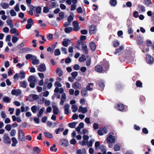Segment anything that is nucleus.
I'll return each mask as SVG.
<instances>
[{
  "label": "nucleus",
  "instance_id": "c756f323",
  "mask_svg": "<svg viewBox=\"0 0 154 154\" xmlns=\"http://www.w3.org/2000/svg\"><path fill=\"white\" fill-rule=\"evenodd\" d=\"M94 84L93 83H89L86 87V90L87 91H91L92 90L93 86Z\"/></svg>",
  "mask_w": 154,
  "mask_h": 154
},
{
  "label": "nucleus",
  "instance_id": "2f4dec72",
  "mask_svg": "<svg viewBox=\"0 0 154 154\" xmlns=\"http://www.w3.org/2000/svg\"><path fill=\"white\" fill-rule=\"evenodd\" d=\"M38 109H39L36 106H33L31 108V110L34 113H36Z\"/></svg>",
  "mask_w": 154,
  "mask_h": 154
},
{
  "label": "nucleus",
  "instance_id": "6e6d98bb",
  "mask_svg": "<svg viewBox=\"0 0 154 154\" xmlns=\"http://www.w3.org/2000/svg\"><path fill=\"white\" fill-rule=\"evenodd\" d=\"M72 111L73 112H75L78 110V107L76 105H73L72 106Z\"/></svg>",
  "mask_w": 154,
  "mask_h": 154
},
{
  "label": "nucleus",
  "instance_id": "f8f14e48",
  "mask_svg": "<svg viewBox=\"0 0 154 154\" xmlns=\"http://www.w3.org/2000/svg\"><path fill=\"white\" fill-rule=\"evenodd\" d=\"M72 24L74 26L73 30L75 31H78L80 29V27L79 26L78 22L77 21L74 20Z\"/></svg>",
  "mask_w": 154,
  "mask_h": 154
},
{
  "label": "nucleus",
  "instance_id": "4c0bfd02",
  "mask_svg": "<svg viewBox=\"0 0 154 154\" xmlns=\"http://www.w3.org/2000/svg\"><path fill=\"white\" fill-rule=\"evenodd\" d=\"M3 101L5 102L9 103L11 102V99L8 97H4L3 99Z\"/></svg>",
  "mask_w": 154,
  "mask_h": 154
},
{
  "label": "nucleus",
  "instance_id": "a878e982",
  "mask_svg": "<svg viewBox=\"0 0 154 154\" xmlns=\"http://www.w3.org/2000/svg\"><path fill=\"white\" fill-rule=\"evenodd\" d=\"M59 17L57 18V19L59 20H62L64 17V13L63 12H60L59 14Z\"/></svg>",
  "mask_w": 154,
  "mask_h": 154
},
{
  "label": "nucleus",
  "instance_id": "37998d69",
  "mask_svg": "<svg viewBox=\"0 0 154 154\" xmlns=\"http://www.w3.org/2000/svg\"><path fill=\"white\" fill-rule=\"evenodd\" d=\"M42 103L44 102L45 105L46 106H48L50 105L51 102L50 101L47 100L45 98H42Z\"/></svg>",
  "mask_w": 154,
  "mask_h": 154
},
{
  "label": "nucleus",
  "instance_id": "dca6fc26",
  "mask_svg": "<svg viewBox=\"0 0 154 154\" xmlns=\"http://www.w3.org/2000/svg\"><path fill=\"white\" fill-rule=\"evenodd\" d=\"M21 91L19 89H14L11 91V94L13 95H15L16 96L19 95L21 94Z\"/></svg>",
  "mask_w": 154,
  "mask_h": 154
},
{
  "label": "nucleus",
  "instance_id": "f257e3e1",
  "mask_svg": "<svg viewBox=\"0 0 154 154\" xmlns=\"http://www.w3.org/2000/svg\"><path fill=\"white\" fill-rule=\"evenodd\" d=\"M108 130L107 128L104 126L100 128L97 130V133L99 135L102 136L107 133Z\"/></svg>",
  "mask_w": 154,
  "mask_h": 154
},
{
  "label": "nucleus",
  "instance_id": "20e7f679",
  "mask_svg": "<svg viewBox=\"0 0 154 154\" xmlns=\"http://www.w3.org/2000/svg\"><path fill=\"white\" fill-rule=\"evenodd\" d=\"M104 82L103 80H100L98 81L97 85V87L98 90L103 91L105 87Z\"/></svg>",
  "mask_w": 154,
  "mask_h": 154
},
{
  "label": "nucleus",
  "instance_id": "4468645a",
  "mask_svg": "<svg viewBox=\"0 0 154 154\" xmlns=\"http://www.w3.org/2000/svg\"><path fill=\"white\" fill-rule=\"evenodd\" d=\"M89 32L91 34L95 33L96 30V27L95 25H91L89 27Z\"/></svg>",
  "mask_w": 154,
  "mask_h": 154
},
{
  "label": "nucleus",
  "instance_id": "c03bdc74",
  "mask_svg": "<svg viewBox=\"0 0 154 154\" xmlns=\"http://www.w3.org/2000/svg\"><path fill=\"white\" fill-rule=\"evenodd\" d=\"M29 7L30 8V10L28 11V13L31 15H33V11L34 10V7L32 5H30Z\"/></svg>",
  "mask_w": 154,
  "mask_h": 154
},
{
  "label": "nucleus",
  "instance_id": "7c9ffc66",
  "mask_svg": "<svg viewBox=\"0 0 154 154\" xmlns=\"http://www.w3.org/2000/svg\"><path fill=\"white\" fill-rule=\"evenodd\" d=\"M143 3L147 7L149 6L150 4H152V2L151 0H144L143 2Z\"/></svg>",
  "mask_w": 154,
  "mask_h": 154
},
{
  "label": "nucleus",
  "instance_id": "7ed1b4c3",
  "mask_svg": "<svg viewBox=\"0 0 154 154\" xmlns=\"http://www.w3.org/2000/svg\"><path fill=\"white\" fill-rule=\"evenodd\" d=\"M79 45H82V51L85 54H88V48L86 45L84 44L83 42H81L79 43Z\"/></svg>",
  "mask_w": 154,
  "mask_h": 154
},
{
  "label": "nucleus",
  "instance_id": "39448f33",
  "mask_svg": "<svg viewBox=\"0 0 154 154\" xmlns=\"http://www.w3.org/2000/svg\"><path fill=\"white\" fill-rule=\"evenodd\" d=\"M18 139L21 141H25V137L23 131L20 129L18 131Z\"/></svg>",
  "mask_w": 154,
  "mask_h": 154
},
{
  "label": "nucleus",
  "instance_id": "49530a36",
  "mask_svg": "<svg viewBox=\"0 0 154 154\" xmlns=\"http://www.w3.org/2000/svg\"><path fill=\"white\" fill-rule=\"evenodd\" d=\"M20 86L23 88H26L27 85L26 82L25 81H23L20 82Z\"/></svg>",
  "mask_w": 154,
  "mask_h": 154
},
{
  "label": "nucleus",
  "instance_id": "c85d7f7f",
  "mask_svg": "<svg viewBox=\"0 0 154 154\" xmlns=\"http://www.w3.org/2000/svg\"><path fill=\"white\" fill-rule=\"evenodd\" d=\"M10 30V32L12 34H15L16 35H18L19 32L17 31L16 29L15 28H11Z\"/></svg>",
  "mask_w": 154,
  "mask_h": 154
},
{
  "label": "nucleus",
  "instance_id": "13d9d810",
  "mask_svg": "<svg viewBox=\"0 0 154 154\" xmlns=\"http://www.w3.org/2000/svg\"><path fill=\"white\" fill-rule=\"evenodd\" d=\"M64 130L63 128H59L58 129H56L55 130V132L57 134H58L60 131L62 132Z\"/></svg>",
  "mask_w": 154,
  "mask_h": 154
},
{
  "label": "nucleus",
  "instance_id": "e2e57ef3",
  "mask_svg": "<svg viewBox=\"0 0 154 154\" xmlns=\"http://www.w3.org/2000/svg\"><path fill=\"white\" fill-rule=\"evenodd\" d=\"M113 46L115 47H118L119 45V43L117 41H115L113 42Z\"/></svg>",
  "mask_w": 154,
  "mask_h": 154
},
{
  "label": "nucleus",
  "instance_id": "72a5a7b5",
  "mask_svg": "<svg viewBox=\"0 0 154 154\" xmlns=\"http://www.w3.org/2000/svg\"><path fill=\"white\" fill-rule=\"evenodd\" d=\"M19 78L21 79H23L25 77V74L24 71L23 70H21L20 71V73L19 74Z\"/></svg>",
  "mask_w": 154,
  "mask_h": 154
},
{
  "label": "nucleus",
  "instance_id": "603ef678",
  "mask_svg": "<svg viewBox=\"0 0 154 154\" xmlns=\"http://www.w3.org/2000/svg\"><path fill=\"white\" fill-rule=\"evenodd\" d=\"M120 148V146L119 144H116L114 146V149L116 151L119 150Z\"/></svg>",
  "mask_w": 154,
  "mask_h": 154
},
{
  "label": "nucleus",
  "instance_id": "8fccbe9b",
  "mask_svg": "<svg viewBox=\"0 0 154 154\" xmlns=\"http://www.w3.org/2000/svg\"><path fill=\"white\" fill-rule=\"evenodd\" d=\"M16 133V130L13 129L11 130L10 132L9 133V134L10 136L11 137H14Z\"/></svg>",
  "mask_w": 154,
  "mask_h": 154
},
{
  "label": "nucleus",
  "instance_id": "4d7b16f0",
  "mask_svg": "<svg viewBox=\"0 0 154 154\" xmlns=\"http://www.w3.org/2000/svg\"><path fill=\"white\" fill-rule=\"evenodd\" d=\"M34 55H33L30 54H28L26 56V60H29L31 59V60L32 59V58L34 57Z\"/></svg>",
  "mask_w": 154,
  "mask_h": 154
},
{
  "label": "nucleus",
  "instance_id": "de8ad7c7",
  "mask_svg": "<svg viewBox=\"0 0 154 154\" xmlns=\"http://www.w3.org/2000/svg\"><path fill=\"white\" fill-rule=\"evenodd\" d=\"M33 150L36 152V154H39L41 152V150L39 148L36 146L33 147Z\"/></svg>",
  "mask_w": 154,
  "mask_h": 154
},
{
  "label": "nucleus",
  "instance_id": "79ce46f5",
  "mask_svg": "<svg viewBox=\"0 0 154 154\" xmlns=\"http://www.w3.org/2000/svg\"><path fill=\"white\" fill-rule=\"evenodd\" d=\"M124 49V47L122 45L119 47V48H117L116 49V51L114 52V54H116L120 52H121Z\"/></svg>",
  "mask_w": 154,
  "mask_h": 154
},
{
  "label": "nucleus",
  "instance_id": "393cba45",
  "mask_svg": "<svg viewBox=\"0 0 154 154\" xmlns=\"http://www.w3.org/2000/svg\"><path fill=\"white\" fill-rule=\"evenodd\" d=\"M81 87V84L78 82H76L72 85V87L75 89L79 88Z\"/></svg>",
  "mask_w": 154,
  "mask_h": 154
},
{
  "label": "nucleus",
  "instance_id": "ddd939ff",
  "mask_svg": "<svg viewBox=\"0 0 154 154\" xmlns=\"http://www.w3.org/2000/svg\"><path fill=\"white\" fill-rule=\"evenodd\" d=\"M60 144L63 146H67L69 145L68 141L65 139H61L59 141Z\"/></svg>",
  "mask_w": 154,
  "mask_h": 154
},
{
  "label": "nucleus",
  "instance_id": "cd10ccee",
  "mask_svg": "<svg viewBox=\"0 0 154 154\" xmlns=\"http://www.w3.org/2000/svg\"><path fill=\"white\" fill-rule=\"evenodd\" d=\"M56 72L57 73H58V75L59 76H61L63 74V71L61 70L60 68H57L56 69Z\"/></svg>",
  "mask_w": 154,
  "mask_h": 154
},
{
  "label": "nucleus",
  "instance_id": "f704fd0d",
  "mask_svg": "<svg viewBox=\"0 0 154 154\" xmlns=\"http://www.w3.org/2000/svg\"><path fill=\"white\" fill-rule=\"evenodd\" d=\"M53 108V112L55 115L57 114L58 112V109L57 107L55 106H52Z\"/></svg>",
  "mask_w": 154,
  "mask_h": 154
},
{
  "label": "nucleus",
  "instance_id": "09e8293b",
  "mask_svg": "<svg viewBox=\"0 0 154 154\" xmlns=\"http://www.w3.org/2000/svg\"><path fill=\"white\" fill-rule=\"evenodd\" d=\"M86 59L85 55L84 54H82L81 57L79 58V61L80 62H83L84 61L86 60Z\"/></svg>",
  "mask_w": 154,
  "mask_h": 154
},
{
  "label": "nucleus",
  "instance_id": "a18cd8bd",
  "mask_svg": "<svg viewBox=\"0 0 154 154\" xmlns=\"http://www.w3.org/2000/svg\"><path fill=\"white\" fill-rule=\"evenodd\" d=\"M44 134L46 137L50 138L53 137L52 134L49 133L45 132H44Z\"/></svg>",
  "mask_w": 154,
  "mask_h": 154
},
{
  "label": "nucleus",
  "instance_id": "423d86ee",
  "mask_svg": "<svg viewBox=\"0 0 154 154\" xmlns=\"http://www.w3.org/2000/svg\"><path fill=\"white\" fill-rule=\"evenodd\" d=\"M115 108L119 111H122L125 109L124 105L121 103L116 104L115 106Z\"/></svg>",
  "mask_w": 154,
  "mask_h": 154
},
{
  "label": "nucleus",
  "instance_id": "9d476101",
  "mask_svg": "<svg viewBox=\"0 0 154 154\" xmlns=\"http://www.w3.org/2000/svg\"><path fill=\"white\" fill-rule=\"evenodd\" d=\"M131 53L130 52L127 51L125 54L124 55V57L128 61H131L133 60V58L131 57Z\"/></svg>",
  "mask_w": 154,
  "mask_h": 154
},
{
  "label": "nucleus",
  "instance_id": "473e14b6",
  "mask_svg": "<svg viewBox=\"0 0 154 154\" xmlns=\"http://www.w3.org/2000/svg\"><path fill=\"white\" fill-rule=\"evenodd\" d=\"M1 6L3 9H6L8 8L9 5L8 3H2L1 4Z\"/></svg>",
  "mask_w": 154,
  "mask_h": 154
},
{
  "label": "nucleus",
  "instance_id": "3c124183",
  "mask_svg": "<svg viewBox=\"0 0 154 154\" xmlns=\"http://www.w3.org/2000/svg\"><path fill=\"white\" fill-rule=\"evenodd\" d=\"M136 85L137 87L140 88L143 87L142 83L139 80L137 81Z\"/></svg>",
  "mask_w": 154,
  "mask_h": 154
},
{
  "label": "nucleus",
  "instance_id": "58836bf2",
  "mask_svg": "<svg viewBox=\"0 0 154 154\" xmlns=\"http://www.w3.org/2000/svg\"><path fill=\"white\" fill-rule=\"evenodd\" d=\"M65 32L66 33H68L72 31V28L71 27H67L65 28Z\"/></svg>",
  "mask_w": 154,
  "mask_h": 154
},
{
  "label": "nucleus",
  "instance_id": "ea45409f",
  "mask_svg": "<svg viewBox=\"0 0 154 154\" xmlns=\"http://www.w3.org/2000/svg\"><path fill=\"white\" fill-rule=\"evenodd\" d=\"M109 3L111 6L115 7L117 4V1L116 0H110Z\"/></svg>",
  "mask_w": 154,
  "mask_h": 154
},
{
  "label": "nucleus",
  "instance_id": "864d4df0",
  "mask_svg": "<svg viewBox=\"0 0 154 154\" xmlns=\"http://www.w3.org/2000/svg\"><path fill=\"white\" fill-rule=\"evenodd\" d=\"M69 41V40L66 39H64L63 40V41L62 42V45L65 46V47H67L68 46V42Z\"/></svg>",
  "mask_w": 154,
  "mask_h": 154
},
{
  "label": "nucleus",
  "instance_id": "052dcab7",
  "mask_svg": "<svg viewBox=\"0 0 154 154\" xmlns=\"http://www.w3.org/2000/svg\"><path fill=\"white\" fill-rule=\"evenodd\" d=\"M138 8L140 9L142 11L144 12L145 11V7L142 5H138Z\"/></svg>",
  "mask_w": 154,
  "mask_h": 154
},
{
  "label": "nucleus",
  "instance_id": "69168bd1",
  "mask_svg": "<svg viewBox=\"0 0 154 154\" xmlns=\"http://www.w3.org/2000/svg\"><path fill=\"white\" fill-rule=\"evenodd\" d=\"M78 73L76 71H75L71 73V75L73 78H74L75 79V77L78 75Z\"/></svg>",
  "mask_w": 154,
  "mask_h": 154
},
{
  "label": "nucleus",
  "instance_id": "338daca9",
  "mask_svg": "<svg viewBox=\"0 0 154 154\" xmlns=\"http://www.w3.org/2000/svg\"><path fill=\"white\" fill-rule=\"evenodd\" d=\"M19 6V4L17 3L14 7V9L17 12L19 11L20 10Z\"/></svg>",
  "mask_w": 154,
  "mask_h": 154
},
{
  "label": "nucleus",
  "instance_id": "a19ab883",
  "mask_svg": "<svg viewBox=\"0 0 154 154\" xmlns=\"http://www.w3.org/2000/svg\"><path fill=\"white\" fill-rule=\"evenodd\" d=\"M77 123H78L77 122H71V123H69L68 124V125L70 128H74L75 127Z\"/></svg>",
  "mask_w": 154,
  "mask_h": 154
},
{
  "label": "nucleus",
  "instance_id": "6e6552de",
  "mask_svg": "<svg viewBox=\"0 0 154 154\" xmlns=\"http://www.w3.org/2000/svg\"><path fill=\"white\" fill-rule=\"evenodd\" d=\"M146 61L147 63L152 64L154 63V58L150 55L147 54L146 55Z\"/></svg>",
  "mask_w": 154,
  "mask_h": 154
},
{
  "label": "nucleus",
  "instance_id": "5fc2aeb1",
  "mask_svg": "<svg viewBox=\"0 0 154 154\" xmlns=\"http://www.w3.org/2000/svg\"><path fill=\"white\" fill-rule=\"evenodd\" d=\"M54 54L55 56H58L60 54V49L59 48L56 49L54 52Z\"/></svg>",
  "mask_w": 154,
  "mask_h": 154
},
{
  "label": "nucleus",
  "instance_id": "e433bc0d",
  "mask_svg": "<svg viewBox=\"0 0 154 154\" xmlns=\"http://www.w3.org/2000/svg\"><path fill=\"white\" fill-rule=\"evenodd\" d=\"M19 39L18 37L15 35H13L11 38L12 42L13 43H15Z\"/></svg>",
  "mask_w": 154,
  "mask_h": 154
},
{
  "label": "nucleus",
  "instance_id": "0eeeda50",
  "mask_svg": "<svg viewBox=\"0 0 154 154\" xmlns=\"http://www.w3.org/2000/svg\"><path fill=\"white\" fill-rule=\"evenodd\" d=\"M3 142L6 144H9L11 143L10 138L8 136V134L5 133L4 134L3 137Z\"/></svg>",
  "mask_w": 154,
  "mask_h": 154
},
{
  "label": "nucleus",
  "instance_id": "774afa93",
  "mask_svg": "<svg viewBox=\"0 0 154 154\" xmlns=\"http://www.w3.org/2000/svg\"><path fill=\"white\" fill-rule=\"evenodd\" d=\"M142 132L145 134H147L149 133V131L146 128H144L142 130Z\"/></svg>",
  "mask_w": 154,
  "mask_h": 154
},
{
  "label": "nucleus",
  "instance_id": "b1692460",
  "mask_svg": "<svg viewBox=\"0 0 154 154\" xmlns=\"http://www.w3.org/2000/svg\"><path fill=\"white\" fill-rule=\"evenodd\" d=\"M90 47L92 51L95 50L96 48L95 43L93 42H91L89 44Z\"/></svg>",
  "mask_w": 154,
  "mask_h": 154
},
{
  "label": "nucleus",
  "instance_id": "bb28decb",
  "mask_svg": "<svg viewBox=\"0 0 154 154\" xmlns=\"http://www.w3.org/2000/svg\"><path fill=\"white\" fill-rule=\"evenodd\" d=\"M45 109V108L44 107H42L40 109L39 112H38L37 115V116L38 118L40 117L41 116L43 112H44Z\"/></svg>",
  "mask_w": 154,
  "mask_h": 154
},
{
  "label": "nucleus",
  "instance_id": "9b49d317",
  "mask_svg": "<svg viewBox=\"0 0 154 154\" xmlns=\"http://www.w3.org/2000/svg\"><path fill=\"white\" fill-rule=\"evenodd\" d=\"M37 69L38 71L41 72L45 71L46 70V67L45 64L43 63L40 64L38 66Z\"/></svg>",
  "mask_w": 154,
  "mask_h": 154
},
{
  "label": "nucleus",
  "instance_id": "aec40b11",
  "mask_svg": "<svg viewBox=\"0 0 154 154\" xmlns=\"http://www.w3.org/2000/svg\"><path fill=\"white\" fill-rule=\"evenodd\" d=\"M28 80L29 82H36L37 81V79L34 76L30 75L29 76L28 79Z\"/></svg>",
  "mask_w": 154,
  "mask_h": 154
},
{
  "label": "nucleus",
  "instance_id": "f3484780",
  "mask_svg": "<svg viewBox=\"0 0 154 154\" xmlns=\"http://www.w3.org/2000/svg\"><path fill=\"white\" fill-rule=\"evenodd\" d=\"M33 64L38 65L39 63V60L37 58L36 56H34L32 58V60H31Z\"/></svg>",
  "mask_w": 154,
  "mask_h": 154
},
{
  "label": "nucleus",
  "instance_id": "6ab92c4d",
  "mask_svg": "<svg viewBox=\"0 0 154 154\" xmlns=\"http://www.w3.org/2000/svg\"><path fill=\"white\" fill-rule=\"evenodd\" d=\"M87 111V109L86 107L83 108L82 106H80L78 111L79 112H82L85 113Z\"/></svg>",
  "mask_w": 154,
  "mask_h": 154
},
{
  "label": "nucleus",
  "instance_id": "412c9836",
  "mask_svg": "<svg viewBox=\"0 0 154 154\" xmlns=\"http://www.w3.org/2000/svg\"><path fill=\"white\" fill-rule=\"evenodd\" d=\"M7 24L11 28H13L14 27V24L12 23V20L11 19H8L6 20Z\"/></svg>",
  "mask_w": 154,
  "mask_h": 154
},
{
  "label": "nucleus",
  "instance_id": "bf43d9fd",
  "mask_svg": "<svg viewBox=\"0 0 154 154\" xmlns=\"http://www.w3.org/2000/svg\"><path fill=\"white\" fill-rule=\"evenodd\" d=\"M10 13L11 16L12 17L15 16L17 15L16 12L13 9L10 10Z\"/></svg>",
  "mask_w": 154,
  "mask_h": 154
},
{
  "label": "nucleus",
  "instance_id": "f03ea898",
  "mask_svg": "<svg viewBox=\"0 0 154 154\" xmlns=\"http://www.w3.org/2000/svg\"><path fill=\"white\" fill-rule=\"evenodd\" d=\"M102 66L103 72H106L109 70V65L108 61L103 60Z\"/></svg>",
  "mask_w": 154,
  "mask_h": 154
},
{
  "label": "nucleus",
  "instance_id": "0e129e2a",
  "mask_svg": "<svg viewBox=\"0 0 154 154\" xmlns=\"http://www.w3.org/2000/svg\"><path fill=\"white\" fill-rule=\"evenodd\" d=\"M5 129L7 131H9L11 129V126L10 124L7 125L5 127Z\"/></svg>",
  "mask_w": 154,
  "mask_h": 154
},
{
  "label": "nucleus",
  "instance_id": "2eb2a0df",
  "mask_svg": "<svg viewBox=\"0 0 154 154\" xmlns=\"http://www.w3.org/2000/svg\"><path fill=\"white\" fill-rule=\"evenodd\" d=\"M106 140L108 143H112L115 141V138L112 135H110L107 138Z\"/></svg>",
  "mask_w": 154,
  "mask_h": 154
},
{
  "label": "nucleus",
  "instance_id": "a211bd4d",
  "mask_svg": "<svg viewBox=\"0 0 154 154\" xmlns=\"http://www.w3.org/2000/svg\"><path fill=\"white\" fill-rule=\"evenodd\" d=\"M136 41L138 45H141L143 42V38L140 36H138L136 39Z\"/></svg>",
  "mask_w": 154,
  "mask_h": 154
},
{
  "label": "nucleus",
  "instance_id": "5701e85b",
  "mask_svg": "<svg viewBox=\"0 0 154 154\" xmlns=\"http://www.w3.org/2000/svg\"><path fill=\"white\" fill-rule=\"evenodd\" d=\"M69 105L68 104H66L64 106V113L66 115H68L69 113Z\"/></svg>",
  "mask_w": 154,
  "mask_h": 154
},
{
  "label": "nucleus",
  "instance_id": "1a4fd4ad",
  "mask_svg": "<svg viewBox=\"0 0 154 154\" xmlns=\"http://www.w3.org/2000/svg\"><path fill=\"white\" fill-rule=\"evenodd\" d=\"M48 81V79H47L45 80V82L43 86V90L45 91L47 89V87L48 89H50L52 86V83L50 82L47 84V82Z\"/></svg>",
  "mask_w": 154,
  "mask_h": 154
},
{
  "label": "nucleus",
  "instance_id": "680f3d73",
  "mask_svg": "<svg viewBox=\"0 0 154 154\" xmlns=\"http://www.w3.org/2000/svg\"><path fill=\"white\" fill-rule=\"evenodd\" d=\"M56 46V45H52V46L51 47H48L47 49V51H53L54 49V48H55Z\"/></svg>",
  "mask_w": 154,
  "mask_h": 154
},
{
  "label": "nucleus",
  "instance_id": "4be33fe9",
  "mask_svg": "<svg viewBox=\"0 0 154 154\" xmlns=\"http://www.w3.org/2000/svg\"><path fill=\"white\" fill-rule=\"evenodd\" d=\"M11 140L12 142L11 146L13 147L16 146V144L18 143V141L17 139L15 137H12Z\"/></svg>",
  "mask_w": 154,
  "mask_h": 154
},
{
  "label": "nucleus",
  "instance_id": "c9c22d12",
  "mask_svg": "<svg viewBox=\"0 0 154 154\" xmlns=\"http://www.w3.org/2000/svg\"><path fill=\"white\" fill-rule=\"evenodd\" d=\"M103 71V69L102 66L100 65H97V72L101 73Z\"/></svg>",
  "mask_w": 154,
  "mask_h": 154
}]
</instances>
